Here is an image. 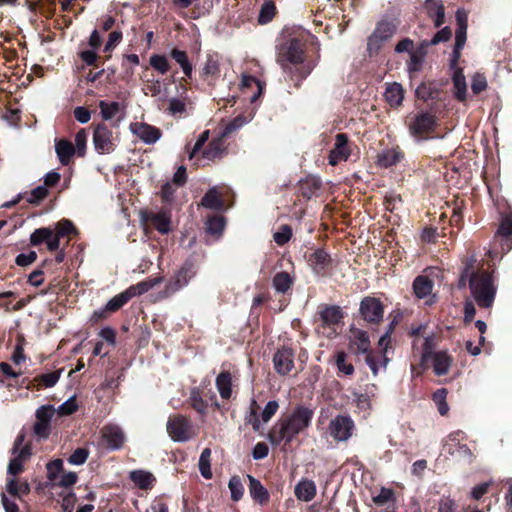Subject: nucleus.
Masks as SVG:
<instances>
[{
    "label": "nucleus",
    "mask_w": 512,
    "mask_h": 512,
    "mask_svg": "<svg viewBox=\"0 0 512 512\" xmlns=\"http://www.w3.org/2000/svg\"><path fill=\"white\" fill-rule=\"evenodd\" d=\"M313 415V410L309 407L297 406L272 426L267 434L268 441L274 446L290 444L310 426Z\"/></svg>",
    "instance_id": "f257e3e1"
},
{
    "label": "nucleus",
    "mask_w": 512,
    "mask_h": 512,
    "mask_svg": "<svg viewBox=\"0 0 512 512\" xmlns=\"http://www.w3.org/2000/svg\"><path fill=\"white\" fill-rule=\"evenodd\" d=\"M472 297L481 308H490L495 300L497 287L491 274L485 271L473 272L469 279Z\"/></svg>",
    "instance_id": "f03ea898"
},
{
    "label": "nucleus",
    "mask_w": 512,
    "mask_h": 512,
    "mask_svg": "<svg viewBox=\"0 0 512 512\" xmlns=\"http://www.w3.org/2000/svg\"><path fill=\"white\" fill-rule=\"evenodd\" d=\"M276 62L285 73H291L292 67L304 62L302 43L296 38L286 39L276 48Z\"/></svg>",
    "instance_id": "7ed1b4c3"
},
{
    "label": "nucleus",
    "mask_w": 512,
    "mask_h": 512,
    "mask_svg": "<svg viewBox=\"0 0 512 512\" xmlns=\"http://www.w3.org/2000/svg\"><path fill=\"white\" fill-rule=\"evenodd\" d=\"M396 32V26L389 21H381L368 38L367 51L370 56L378 54L383 44Z\"/></svg>",
    "instance_id": "20e7f679"
},
{
    "label": "nucleus",
    "mask_w": 512,
    "mask_h": 512,
    "mask_svg": "<svg viewBox=\"0 0 512 512\" xmlns=\"http://www.w3.org/2000/svg\"><path fill=\"white\" fill-rule=\"evenodd\" d=\"M354 422L347 415H338L328 425L330 436L338 442H345L352 436Z\"/></svg>",
    "instance_id": "39448f33"
},
{
    "label": "nucleus",
    "mask_w": 512,
    "mask_h": 512,
    "mask_svg": "<svg viewBox=\"0 0 512 512\" xmlns=\"http://www.w3.org/2000/svg\"><path fill=\"white\" fill-rule=\"evenodd\" d=\"M56 410L52 405H42L35 413L36 421L33 425V433L39 439H47L50 435V422Z\"/></svg>",
    "instance_id": "423d86ee"
},
{
    "label": "nucleus",
    "mask_w": 512,
    "mask_h": 512,
    "mask_svg": "<svg viewBox=\"0 0 512 512\" xmlns=\"http://www.w3.org/2000/svg\"><path fill=\"white\" fill-rule=\"evenodd\" d=\"M166 429L171 439L176 442H185L192 436L190 422L182 415L170 417Z\"/></svg>",
    "instance_id": "0eeeda50"
},
{
    "label": "nucleus",
    "mask_w": 512,
    "mask_h": 512,
    "mask_svg": "<svg viewBox=\"0 0 512 512\" xmlns=\"http://www.w3.org/2000/svg\"><path fill=\"white\" fill-rule=\"evenodd\" d=\"M93 144L98 153H111L115 147L112 130L105 124H98L93 133Z\"/></svg>",
    "instance_id": "6e6552de"
},
{
    "label": "nucleus",
    "mask_w": 512,
    "mask_h": 512,
    "mask_svg": "<svg viewBox=\"0 0 512 512\" xmlns=\"http://www.w3.org/2000/svg\"><path fill=\"white\" fill-rule=\"evenodd\" d=\"M196 272L191 263L182 266L166 284L164 293L170 296L180 290L182 287L188 285L189 281L195 276Z\"/></svg>",
    "instance_id": "1a4fd4ad"
},
{
    "label": "nucleus",
    "mask_w": 512,
    "mask_h": 512,
    "mask_svg": "<svg viewBox=\"0 0 512 512\" xmlns=\"http://www.w3.org/2000/svg\"><path fill=\"white\" fill-rule=\"evenodd\" d=\"M436 124L435 117L427 112H421L415 115L408 123L411 135L421 137L431 132Z\"/></svg>",
    "instance_id": "9d476101"
},
{
    "label": "nucleus",
    "mask_w": 512,
    "mask_h": 512,
    "mask_svg": "<svg viewBox=\"0 0 512 512\" xmlns=\"http://www.w3.org/2000/svg\"><path fill=\"white\" fill-rule=\"evenodd\" d=\"M494 242L500 246L502 252H508L512 249V215H506L502 218L495 233Z\"/></svg>",
    "instance_id": "9b49d317"
},
{
    "label": "nucleus",
    "mask_w": 512,
    "mask_h": 512,
    "mask_svg": "<svg viewBox=\"0 0 512 512\" xmlns=\"http://www.w3.org/2000/svg\"><path fill=\"white\" fill-rule=\"evenodd\" d=\"M349 156L348 137L344 133H339L335 137L334 147L328 156L329 164L336 166L338 163L346 161Z\"/></svg>",
    "instance_id": "f8f14e48"
},
{
    "label": "nucleus",
    "mask_w": 512,
    "mask_h": 512,
    "mask_svg": "<svg viewBox=\"0 0 512 512\" xmlns=\"http://www.w3.org/2000/svg\"><path fill=\"white\" fill-rule=\"evenodd\" d=\"M129 128L145 144H154L162 135L158 128L143 122L131 123Z\"/></svg>",
    "instance_id": "ddd939ff"
},
{
    "label": "nucleus",
    "mask_w": 512,
    "mask_h": 512,
    "mask_svg": "<svg viewBox=\"0 0 512 512\" xmlns=\"http://www.w3.org/2000/svg\"><path fill=\"white\" fill-rule=\"evenodd\" d=\"M360 312L368 322H379L383 317V306L381 302L372 297H366L361 301Z\"/></svg>",
    "instance_id": "4468645a"
},
{
    "label": "nucleus",
    "mask_w": 512,
    "mask_h": 512,
    "mask_svg": "<svg viewBox=\"0 0 512 512\" xmlns=\"http://www.w3.org/2000/svg\"><path fill=\"white\" fill-rule=\"evenodd\" d=\"M349 349L356 355L365 354L366 356L370 353V340L367 332L360 329H352L349 340Z\"/></svg>",
    "instance_id": "2eb2a0df"
},
{
    "label": "nucleus",
    "mask_w": 512,
    "mask_h": 512,
    "mask_svg": "<svg viewBox=\"0 0 512 512\" xmlns=\"http://www.w3.org/2000/svg\"><path fill=\"white\" fill-rule=\"evenodd\" d=\"M44 242L49 251L53 252L58 250V241L54 238L53 229L49 227L38 228L30 235V243L32 246H38Z\"/></svg>",
    "instance_id": "dca6fc26"
},
{
    "label": "nucleus",
    "mask_w": 512,
    "mask_h": 512,
    "mask_svg": "<svg viewBox=\"0 0 512 512\" xmlns=\"http://www.w3.org/2000/svg\"><path fill=\"white\" fill-rule=\"evenodd\" d=\"M101 435L106 445L112 450L120 449L125 441L122 429L116 425H107L103 427Z\"/></svg>",
    "instance_id": "f3484780"
},
{
    "label": "nucleus",
    "mask_w": 512,
    "mask_h": 512,
    "mask_svg": "<svg viewBox=\"0 0 512 512\" xmlns=\"http://www.w3.org/2000/svg\"><path fill=\"white\" fill-rule=\"evenodd\" d=\"M294 355L290 349L278 350L273 357L274 368L281 375L288 374L294 367Z\"/></svg>",
    "instance_id": "a211bd4d"
},
{
    "label": "nucleus",
    "mask_w": 512,
    "mask_h": 512,
    "mask_svg": "<svg viewBox=\"0 0 512 512\" xmlns=\"http://www.w3.org/2000/svg\"><path fill=\"white\" fill-rule=\"evenodd\" d=\"M403 158L404 153L400 147L397 146L381 151L377 155L376 164L380 167L388 168L401 162Z\"/></svg>",
    "instance_id": "6ab92c4d"
},
{
    "label": "nucleus",
    "mask_w": 512,
    "mask_h": 512,
    "mask_svg": "<svg viewBox=\"0 0 512 512\" xmlns=\"http://www.w3.org/2000/svg\"><path fill=\"white\" fill-rule=\"evenodd\" d=\"M428 361L432 362L433 371L437 376L446 375L452 365V357L446 351H437Z\"/></svg>",
    "instance_id": "aec40b11"
},
{
    "label": "nucleus",
    "mask_w": 512,
    "mask_h": 512,
    "mask_svg": "<svg viewBox=\"0 0 512 512\" xmlns=\"http://www.w3.org/2000/svg\"><path fill=\"white\" fill-rule=\"evenodd\" d=\"M55 152L59 162L63 166H67L71 163L72 158L75 154L74 145L66 139L55 140Z\"/></svg>",
    "instance_id": "412c9836"
},
{
    "label": "nucleus",
    "mask_w": 512,
    "mask_h": 512,
    "mask_svg": "<svg viewBox=\"0 0 512 512\" xmlns=\"http://www.w3.org/2000/svg\"><path fill=\"white\" fill-rule=\"evenodd\" d=\"M308 261L313 271L318 275H323L331 265L330 256L322 249L313 252Z\"/></svg>",
    "instance_id": "4be33fe9"
},
{
    "label": "nucleus",
    "mask_w": 512,
    "mask_h": 512,
    "mask_svg": "<svg viewBox=\"0 0 512 512\" xmlns=\"http://www.w3.org/2000/svg\"><path fill=\"white\" fill-rule=\"evenodd\" d=\"M247 479L249 481L250 496L260 505H266L269 502L268 490L253 476L247 475Z\"/></svg>",
    "instance_id": "5701e85b"
},
{
    "label": "nucleus",
    "mask_w": 512,
    "mask_h": 512,
    "mask_svg": "<svg viewBox=\"0 0 512 512\" xmlns=\"http://www.w3.org/2000/svg\"><path fill=\"white\" fill-rule=\"evenodd\" d=\"M425 9L428 16L434 20L435 27H440L444 23L445 11L441 0H426Z\"/></svg>",
    "instance_id": "b1692460"
},
{
    "label": "nucleus",
    "mask_w": 512,
    "mask_h": 512,
    "mask_svg": "<svg viewBox=\"0 0 512 512\" xmlns=\"http://www.w3.org/2000/svg\"><path fill=\"white\" fill-rule=\"evenodd\" d=\"M14 458L26 462L32 455L30 444H25V433H19L12 448Z\"/></svg>",
    "instance_id": "393cba45"
},
{
    "label": "nucleus",
    "mask_w": 512,
    "mask_h": 512,
    "mask_svg": "<svg viewBox=\"0 0 512 512\" xmlns=\"http://www.w3.org/2000/svg\"><path fill=\"white\" fill-rule=\"evenodd\" d=\"M294 493L298 500L309 502L316 495V485L312 480H301L295 486Z\"/></svg>",
    "instance_id": "a878e982"
},
{
    "label": "nucleus",
    "mask_w": 512,
    "mask_h": 512,
    "mask_svg": "<svg viewBox=\"0 0 512 512\" xmlns=\"http://www.w3.org/2000/svg\"><path fill=\"white\" fill-rule=\"evenodd\" d=\"M365 362L371 369L373 375L377 376L379 371L386 370L389 358L385 354L370 352L365 356Z\"/></svg>",
    "instance_id": "bb28decb"
},
{
    "label": "nucleus",
    "mask_w": 512,
    "mask_h": 512,
    "mask_svg": "<svg viewBox=\"0 0 512 512\" xmlns=\"http://www.w3.org/2000/svg\"><path fill=\"white\" fill-rule=\"evenodd\" d=\"M132 482L140 489H150L155 478L152 473L145 470H133L129 475Z\"/></svg>",
    "instance_id": "cd10ccee"
},
{
    "label": "nucleus",
    "mask_w": 512,
    "mask_h": 512,
    "mask_svg": "<svg viewBox=\"0 0 512 512\" xmlns=\"http://www.w3.org/2000/svg\"><path fill=\"white\" fill-rule=\"evenodd\" d=\"M320 317L324 325L333 326L341 322L343 312L339 306H327L320 311Z\"/></svg>",
    "instance_id": "c85d7f7f"
},
{
    "label": "nucleus",
    "mask_w": 512,
    "mask_h": 512,
    "mask_svg": "<svg viewBox=\"0 0 512 512\" xmlns=\"http://www.w3.org/2000/svg\"><path fill=\"white\" fill-rule=\"evenodd\" d=\"M216 387L222 399H230L232 395L231 374L227 371L221 372L216 378Z\"/></svg>",
    "instance_id": "c756f323"
},
{
    "label": "nucleus",
    "mask_w": 512,
    "mask_h": 512,
    "mask_svg": "<svg viewBox=\"0 0 512 512\" xmlns=\"http://www.w3.org/2000/svg\"><path fill=\"white\" fill-rule=\"evenodd\" d=\"M452 80L455 89V97L459 101H465L467 95V84L461 68H456L454 70Z\"/></svg>",
    "instance_id": "7c9ffc66"
},
{
    "label": "nucleus",
    "mask_w": 512,
    "mask_h": 512,
    "mask_svg": "<svg viewBox=\"0 0 512 512\" xmlns=\"http://www.w3.org/2000/svg\"><path fill=\"white\" fill-rule=\"evenodd\" d=\"M147 220L162 234H167L170 231L171 219L166 212L151 213Z\"/></svg>",
    "instance_id": "2f4dec72"
},
{
    "label": "nucleus",
    "mask_w": 512,
    "mask_h": 512,
    "mask_svg": "<svg viewBox=\"0 0 512 512\" xmlns=\"http://www.w3.org/2000/svg\"><path fill=\"white\" fill-rule=\"evenodd\" d=\"M404 98V92L401 84L392 83L389 84L385 91V99L392 107L399 106Z\"/></svg>",
    "instance_id": "473e14b6"
},
{
    "label": "nucleus",
    "mask_w": 512,
    "mask_h": 512,
    "mask_svg": "<svg viewBox=\"0 0 512 512\" xmlns=\"http://www.w3.org/2000/svg\"><path fill=\"white\" fill-rule=\"evenodd\" d=\"M162 277H156V278H149L142 282L137 283L136 285H132L127 288L131 298L142 295L146 292H148L153 287L159 285L162 282Z\"/></svg>",
    "instance_id": "72a5a7b5"
},
{
    "label": "nucleus",
    "mask_w": 512,
    "mask_h": 512,
    "mask_svg": "<svg viewBox=\"0 0 512 512\" xmlns=\"http://www.w3.org/2000/svg\"><path fill=\"white\" fill-rule=\"evenodd\" d=\"M293 282L294 278L288 272H278L273 277L272 285L278 293H286Z\"/></svg>",
    "instance_id": "f704fd0d"
},
{
    "label": "nucleus",
    "mask_w": 512,
    "mask_h": 512,
    "mask_svg": "<svg viewBox=\"0 0 512 512\" xmlns=\"http://www.w3.org/2000/svg\"><path fill=\"white\" fill-rule=\"evenodd\" d=\"M54 231V238L58 241V247L60 246L61 238L65 236H71L77 233V229L74 224L68 219H62L56 223Z\"/></svg>",
    "instance_id": "c9c22d12"
},
{
    "label": "nucleus",
    "mask_w": 512,
    "mask_h": 512,
    "mask_svg": "<svg viewBox=\"0 0 512 512\" xmlns=\"http://www.w3.org/2000/svg\"><path fill=\"white\" fill-rule=\"evenodd\" d=\"M433 288V282L426 276H418L413 283L414 293L418 298H425L428 296Z\"/></svg>",
    "instance_id": "e433bc0d"
},
{
    "label": "nucleus",
    "mask_w": 512,
    "mask_h": 512,
    "mask_svg": "<svg viewBox=\"0 0 512 512\" xmlns=\"http://www.w3.org/2000/svg\"><path fill=\"white\" fill-rule=\"evenodd\" d=\"M170 55L180 65L183 73L190 78L192 75L193 67L188 59L187 53L183 50L175 48L172 49Z\"/></svg>",
    "instance_id": "4c0bfd02"
},
{
    "label": "nucleus",
    "mask_w": 512,
    "mask_h": 512,
    "mask_svg": "<svg viewBox=\"0 0 512 512\" xmlns=\"http://www.w3.org/2000/svg\"><path fill=\"white\" fill-rule=\"evenodd\" d=\"M201 205L209 209H220L223 206L222 199L215 187L206 192L201 200Z\"/></svg>",
    "instance_id": "58836bf2"
},
{
    "label": "nucleus",
    "mask_w": 512,
    "mask_h": 512,
    "mask_svg": "<svg viewBox=\"0 0 512 512\" xmlns=\"http://www.w3.org/2000/svg\"><path fill=\"white\" fill-rule=\"evenodd\" d=\"M130 299L132 298L128 290L126 289L125 291L117 294L107 302L105 306V311L115 312L119 310L122 306H124Z\"/></svg>",
    "instance_id": "ea45409f"
},
{
    "label": "nucleus",
    "mask_w": 512,
    "mask_h": 512,
    "mask_svg": "<svg viewBox=\"0 0 512 512\" xmlns=\"http://www.w3.org/2000/svg\"><path fill=\"white\" fill-rule=\"evenodd\" d=\"M211 450L209 448H205L199 458V470L201 475L205 479H210L212 477V471H211Z\"/></svg>",
    "instance_id": "a19ab883"
},
{
    "label": "nucleus",
    "mask_w": 512,
    "mask_h": 512,
    "mask_svg": "<svg viewBox=\"0 0 512 512\" xmlns=\"http://www.w3.org/2000/svg\"><path fill=\"white\" fill-rule=\"evenodd\" d=\"M224 150L223 141L222 139L218 138L215 140H212L208 147L203 152V157L208 160H214L216 158H219Z\"/></svg>",
    "instance_id": "79ce46f5"
},
{
    "label": "nucleus",
    "mask_w": 512,
    "mask_h": 512,
    "mask_svg": "<svg viewBox=\"0 0 512 512\" xmlns=\"http://www.w3.org/2000/svg\"><path fill=\"white\" fill-rule=\"evenodd\" d=\"M448 391L445 388H441L436 390L433 393L432 399L435 402L438 412L444 416L449 411V406L447 404L446 398H447Z\"/></svg>",
    "instance_id": "37998d69"
},
{
    "label": "nucleus",
    "mask_w": 512,
    "mask_h": 512,
    "mask_svg": "<svg viewBox=\"0 0 512 512\" xmlns=\"http://www.w3.org/2000/svg\"><path fill=\"white\" fill-rule=\"evenodd\" d=\"M62 370L49 372L46 374L38 375L34 378V381L45 388H50L56 385L61 376Z\"/></svg>",
    "instance_id": "c03bdc74"
},
{
    "label": "nucleus",
    "mask_w": 512,
    "mask_h": 512,
    "mask_svg": "<svg viewBox=\"0 0 512 512\" xmlns=\"http://www.w3.org/2000/svg\"><path fill=\"white\" fill-rule=\"evenodd\" d=\"M149 64L160 74H166L170 69L168 59L164 55L153 54L149 59Z\"/></svg>",
    "instance_id": "a18cd8bd"
},
{
    "label": "nucleus",
    "mask_w": 512,
    "mask_h": 512,
    "mask_svg": "<svg viewBox=\"0 0 512 512\" xmlns=\"http://www.w3.org/2000/svg\"><path fill=\"white\" fill-rule=\"evenodd\" d=\"M99 108L102 118L104 120H110L119 112L120 105L118 102L108 103L100 101Z\"/></svg>",
    "instance_id": "49530a36"
},
{
    "label": "nucleus",
    "mask_w": 512,
    "mask_h": 512,
    "mask_svg": "<svg viewBox=\"0 0 512 512\" xmlns=\"http://www.w3.org/2000/svg\"><path fill=\"white\" fill-rule=\"evenodd\" d=\"M190 402L192 407L200 414H205L207 409V402L202 398L200 391L197 388H193L190 392Z\"/></svg>",
    "instance_id": "de8ad7c7"
},
{
    "label": "nucleus",
    "mask_w": 512,
    "mask_h": 512,
    "mask_svg": "<svg viewBox=\"0 0 512 512\" xmlns=\"http://www.w3.org/2000/svg\"><path fill=\"white\" fill-rule=\"evenodd\" d=\"M225 227V220L221 216L210 217L206 222V230L212 235H220Z\"/></svg>",
    "instance_id": "09e8293b"
},
{
    "label": "nucleus",
    "mask_w": 512,
    "mask_h": 512,
    "mask_svg": "<svg viewBox=\"0 0 512 512\" xmlns=\"http://www.w3.org/2000/svg\"><path fill=\"white\" fill-rule=\"evenodd\" d=\"M276 7L271 0H266L260 10L259 23L266 24L272 20L275 15Z\"/></svg>",
    "instance_id": "8fccbe9b"
},
{
    "label": "nucleus",
    "mask_w": 512,
    "mask_h": 512,
    "mask_svg": "<svg viewBox=\"0 0 512 512\" xmlns=\"http://www.w3.org/2000/svg\"><path fill=\"white\" fill-rule=\"evenodd\" d=\"M228 487L233 501H239L243 497L244 487L238 476H232L230 478Z\"/></svg>",
    "instance_id": "3c124183"
},
{
    "label": "nucleus",
    "mask_w": 512,
    "mask_h": 512,
    "mask_svg": "<svg viewBox=\"0 0 512 512\" xmlns=\"http://www.w3.org/2000/svg\"><path fill=\"white\" fill-rule=\"evenodd\" d=\"M219 62L212 56L207 57L202 74L205 78H216L219 74Z\"/></svg>",
    "instance_id": "603ef678"
},
{
    "label": "nucleus",
    "mask_w": 512,
    "mask_h": 512,
    "mask_svg": "<svg viewBox=\"0 0 512 512\" xmlns=\"http://www.w3.org/2000/svg\"><path fill=\"white\" fill-rule=\"evenodd\" d=\"M75 152L79 157H84L86 154V144H87V133L85 129L79 130L75 135Z\"/></svg>",
    "instance_id": "864d4df0"
},
{
    "label": "nucleus",
    "mask_w": 512,
    "mask_h": 512,
    "mask_svg": "<svg viewBox=\"0 0 512 512\" xmlns=\"http://www.w3.org/2000/svg\"><path fill=\"white\" fill-rule=\"evenodd\" d=\"M346 353L344 351H338L335 355V362L338 370L345 375H352L354 367L352 364L346 362Z\"/></svg>",
    "instance_id": "5fc2aeb1"
},
{
    "label": "nucleus",
    "mask_w": 512,
    "mask_h": 512,
    "mask_svg": "<svg viewBox=\"0 0 512 512\" xmlns=\"http://www.w3.org/2000/svg\"><path fill=\"white\" fill-rule=\"evenodd\" d=\"M435 347H436L435 337L433 335L427 336L423 343L421 364L426 363L430 359V356H432L433 354L436 353L434 351Z\"/></svg>",
    "instance_id": "6e6d98bb"
},
{
    "label": "nucleus",
    "mask_w": 512,
    "mask_h": 512,
    "mask_svg": "<svg viewBox=\"0 0 512 512\" xmlns=\"http://www.w3.org/2000/svg\"><path fill=\"white\" fill-rule=\"evenodd\" d=\"M452 32L449 27H444L438 31L430 41H423L422 46L436 45L446 42L451 38Z\"/></svg>",
    "instance_id": "4d7b16f0"
},
{
    "label": "nucleus",
    "mask_w": 512,
    "mask_h": 512,
    "mask_svg": "<svg viewBox=\"0 0 512 512\" xmlns=\"http://www.w3.org/2000/svg\"><path fill=\"white\" fill-rule=\"evenodd\" d=\"M291 236L292 229L288 225H282L279 231L274 233L273 239L278 245L282 246L291 239Z\"/></svg>",
    "instance_id": "13d9d810"
},
{
    "label": "nucleus",
    "mask_w": 512,
    "mask_h": 512,
    "mask_svg": "<svg viewBox=\"0 0 512 512\" xmlns=\"http://www.w3.org/2000/svg\"><path fill=\"white\" fill-rule=\"evenodd\" d=\"M278 409H279V403L277 401H275V400L269 401L265 405V407L261 413L262 422L264 424L268 423L271 420V418L276 414Z\"/></svg>",
    "instance_id": "bf43d9fd"
},
{
    "label": "nucleus",
    "mask_w": 512,
    "mask_h": 512,
    "mask_svg": "<svg viewBox=\"0 0 512 512\" xmlns=\"http://www.w3.org/2000/svg\"><path fill=\"white\" fill-rule=\"evenodd\" d=\"M89 451L86 448L76 449L68 458V462L72 465H82L86 462Z\"/></svg>",
    "instance_id": "052dcab7"
},
{
    "label": "nucleus",
    "mask_w": 512,
    "mask_h": 512,
    "mask_svg": "<svg viewBox=\"0 0 512 512\" xmlns=\"http://www.w3.org/2000/svg\"><path fill=\"white\" fill-rule=\"evenodd\" d=\"M47 194L48 189L45 185L37 186L31 191L30 197L27 199V201L30 204H38L40 201L46 198Z\"/></svg>",
    "instance_id": "680f3d73"
},
{
    "label": "nucleus",
    "mask_w": 512,
    "mask_h": 512,
    "mask_svg": "<svg viewBox=\"0 0 512 512\" xmlns=\"http://www.w3.org/2000/svg\"><path fill=\"white\" fill-rule=\"evenodd\" d=\"M77 409L78 405L75 397L72 396L58 407L57 412L59 415H71L76 412Z\"/></svg>",
    "instance_id": "e2e57ef3"
},
{
    "label": "nucleus",
    "mask_w": 512,
    "mask_h": 512,
    "mask_svg": "<svg viewBox=\"0 0 512 512\" xmlns=\"http://www.w3.org/2000/svg\"><path fill=\"white\" fill-rule=\"evenodd\" d=\"M77 479L78 477L75 472H67L61 476L59 481L52 482V486L70 487L76 483Z\"/></svg>",
    "instance_id": "0e129e2a"
},
{
    "label": "nucleus",
    "mask_w": 512,
    "mask_h": 512,
    "mask_svg": "<svg viewBox=\"0 0 512 512\" xmlns=\"http://www.w3.org/2000/svg\"><path fill=\"white\" fill-rule=\"evenodd\" d=\"M487 88V80L482 74H475L472 78L471 89L474 94H479Z\"/></svg>",
    "instance_id": "69168bd1"
},
{
    "label": "nucleus",
    "mask_w": 512,
    "mask_h": 512,
    "mask_svg": "<svg viewBox=\"0 0 512 512\" xmlns=\"http://www.w3.org/2000/svg\"><path fill=\"white\" fill-rule=\"evenodd\" d=\"M62 466H63V462L60 459L51 461L46 465L48 479L51 482H54L57 480V473L62 469Z\"/></svg>",
    "instance_id": "338daca9"
},
{
    "label": "nucleus",
    "mask_w": 512,
    "mask_h": 512,
    "mask_svg": "<svg viewBox=\"0 0 512 512\" xmlns=\"http://www.w3.org/2000/svg\"><path fill=\"white\" fill-rule=\"evenodd\" d=\"M24 463L16 458H12L7 467L8 477H16L24 471Z\"/></svg>",
    "instance_id": "774afa93"
}]
</instances>
